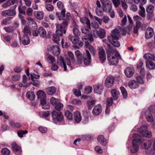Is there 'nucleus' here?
<instances>
[{
	"mask_svg": "<svg viewBox=\"0 0 155 155\" xmlns=\"http://www.w3.org/2000/svg\"><path fill=\"white\" fill-rule=\"evenodd\" d=\"M32 31V35L35 36H37L38 34L43 38H47L46 32L45 29L42 27H40L38 30L37 25L35 21L32 22L31 26L30 27Z\"/></svg>",
	"mask_w": 155,
	"mask_h": 155,
	"instance_id": "2",
	"label": "nucleus"
},
{
	"mask_svg": "<svg viewBox=\"0 0 155 155\" xmlns=\"http://www.w3.org/2000/svg\"><path fill=\"white\" fill-rule=\"evenodd\" d=\"M95 103V100H89L87 101V105L88 109L91 110L92 107H93Z\"/></svg>",
	"mask_w": 155,
	"mask_h": 155,
	"instance_id": "48",
	"label": "nucleus"
},
{
	"mask_svg": "<svg viewBox=\"0 0 155 155\" xmlns=\"http://www.w3.org/2000/svg\"><path fill=\"white\" fill-rule=\"evenodd\" d=\"M74 120L77 123L79 122L81 120V113L77 111L74 113Z\"/></svg>",
	"mask_w": 155,
	"mask_h": 155,
	"instance_id": "28",
	"label": "nucleus"
},
{
	"mask_svg": "<svg viewBox=\"0 0 155 155\" xmlns=\"http://www.w3.org/2000/svg\"><path fill=\"white\" fill-rule=\"evenodd\" d=\"M57 64L62 68L63 67L64 70L65 71L67 70L66 65L64 62V60L62 56H58V57Z\"/></svg>",
	"mask_w": 155,
	"mask_h": 155,
	"instance_id": "15",
	"label": "nucleus"
},
{
	"mask_svg": "<svg viewBox=\"0 0 155 155\" xmlns=\"http://www.w3.org/2000/svg\"><path fill=\"white\" fill-rule=\"evenodd\" d=\"M147 127L146 125H143L137 129V131L143 137L150 138L151 137V133L147 130Z\"/></svg>",
	"mask_w": 155,
	"mask_h": 155,
	"instance_id": "6",
	"label": "nucleus"
},
{
	"mask_svg": "<svg viewBox=\"0 0 155 155\" xmlns=\"http://www.w3.org/2000/svg\"><path fill=\"white\" fill-rule=\"evenodd\" d=\"M4 30L6 32L8 33H12L14 31V27L11 26L4 28Z\"/></svg>",
	"mask_w": 155,
	"mask_h": 155,
	"instance_id": "42",
	"label": "nucleus"
},
{
	"mask_svg": "<svg viewBox=\"0 0 155 155\" xmlns=\"http://www.w3.org/2000/svg\"><path fill=\"white\" fill-rule=\"evenodd\" d=\"M1 152L3 155H9L10 153V151L6 148L2 149Z\"/></svg>",
	"mask_w": 155,
	"mask_h": 155,
	"instance_id": "49",
	"label": "nucleus"
},
{
	"mask_svg": "<svg viewBox=\"0 0 155 155\" xmlns=\"http://www.w3.org/2000/svg\"><path fill=\"white\" fill-rule=\"evenodd\" d=\"M152 143L150 141H148L144 143L142 146V148L144 149H148L151 146Z\"/></svg>",
	"mask_w": 155,
	"mask_h": 155,
	"instance_id": "40",
	"label": "nucleus"
},
{
	"mask_svg": "<svg viewBox=\"0 0 155 155\" xmlns=\"http://www.w3.org/2000/svg\"><path fill=\"white\" fill-rule=\"evenodd\" d=\"M75 54L77 58V64L79 65L81 64L83 62L82 54L79 51L77 50L75 52Z\"/></svg>",
	"mask_w": 155,
	"mask_h": 155,
	"instance_id": "17",
	"label": "nucleus"
},
{
	"mask_svg": "<svg viewBox=\"0 0 155 155\" xmlns=\"http://www.w3.org/2000/svg\"><path fill=\"white\" fill-rule=\"evenodd\" d=\"M16 12L15 10L9 9L2 11L1 13L2 16L6 17L10 16H14L15 15Z\"/></svg>",
	"mask_w": 155,
	"mask_h": 155,
	"instance_id": "13",
	"label": "nucleus"
},
{
	"mask_svg": "<svg viewBox=\"0 0 155 155\" xmlns=\"http://www.w3.org/2000/svg\"><path fill=\"white\" fill-rule=\"evenodd\" d=\"M46 91L48 94L52 95L55 93L56 88L54 86H52L46 88Z\"/></svg>",
	"mask_w": 155,
	"mask_h": 155,
	"instance_id": "27",
	"label": "nucleus"
},
{
	"mask_svg": "<svg viewBox=\"0 0 155 155\" xmlns=\"http://www.w3.org/2000/svg\"><path fill=\"white\" fill-rule=\"evenodd\" d=\"M92 91V87L91 86H89L85 88L84 93L86 94H88L91 92Z\"/></svg>",
	"mask_w": 155,
	"mask_h": 155,
	"instance_id": "56",
	"label": "nucleus"
},
{
	"mask_svg": "<svg viewBox=\"0 0 155 155\" xmlns=\"http://www.w3.org/2000/svg\"><path fill=\"white\" fill-rule=\"evenodd\" d=\"M31 76L32 81H33L34 79H38L40 77V75H36L35 74H31Z\"/></svg>",
	"mask_w": 155,
	"mask_h": 155,
	"instance_id": "63",
	"label": "nucleus"
},
{
	"mask_svg": "<svg viewBox=\"0 0 155 155\" xmlns=\"http://www.w3.org/2000/svg\"><path fill=\"white\" fill-rule=\"evenodd\" d=\"M52 53L54 56H57L60 53V49L58 45H55L51 48Z\"/></svg>",
	"mask_w": 155,
	"mask_h": 155,
	"instance_id": "22",
	"label": "nucleus"
},
{
	"mask_svg": "<svg viewBox=\"0 0 155 155\" xmlns=\"http://www.w3.org/2000/svg\"><path fill=\"white\" fill-rule=\"evenodd\" d=\"M65 10L64 9L61 11V15H62L61 20H63V24L64 26H68L71 18V16L70 14L68 12L65 15Z\"/></svg>",
	"mask_w": 155,
	"mask_h": 155,
	"instance_id": "7",
	"label": "nucleus"
},
{
	"mask_svg": "<svg viewBox=\"0 0 155 155\" xmlns=\"http://www.w3.org/2000/svg\"><path fill=\"white\" fill-rule=\"evenodd\" d=\"M120 38V31L118 30L115 29L112 31L111 35L108 37L110 42L114 47H119L120 43L118 40Z\"/></svg>",
	"mask_w": 155,
	"mask_h": 155,
	"instance_id": "1",
	"label": "nucleus"
},
{
	"mask_svg": "<svg viewBox=\"0 0 155 155\" xmlns=\"http://www.w3.org/2000/svg\"><path fill=\"white\" fill-rule=\"evenodd\" d=\"M73 31L74 34L75 36H77L80 35V32L78 28H73Z\"/></svg>",
	"mask_w": 155,
	"mask_h": 155,
	"instance_id": "58",
	"label": "nucleus"
},
{
	"mask_svg": "<svg viewBox=\"0 0 155 155\" xmlns=\"http://www.w3.org/2000/svg\"><path fill=\"white\" fill-rule=\"evenodd\" d=\"M154 10V7L152 5H150L146 8V12L149 14H152Z\"/></svg>",
	"mask_w": 155,
	"mask_h": 155,
	"instance_id": "44",
	"label": "nucleus"
},
{
	"mask_svg": "<svg viewBox=\"0 0 155 155\" xmlns=\"http://www.w3.org/2000/svg\"><path fill=\"white\" fill-rule=\"evenodd\" d=\"M153 35V30L151 28L149 27L148 28L145 32V38L147 39H149L151 38Z\"/></svg>",
	"mask_w": 155,
	"mask_h": 155,
	"instance_id": "16",
	"label": "nucleus"
},
{
	"mask_svg": "<svg viewBox=\"0 0 155 155\" xmlns=\"http://www.w3.org/2000/svg\"><path fill=\"white\" fill-rule=\"evenodd\" d=\"M98 35L99 37L101 38H104L105 36V30L103 29H101L98 31Z\"/></svg>",
	"mask_w": 155,
	"mask_h": 155,
	"instance_id": "41",
	"label": "nucleus"
},
{
	"mask_svg": "<svg viewBox=\"0 0 155 155\" xmlns=\"http://www.w3.org/2000/svg\"><path fill=\"white\" fill-rule=\"evenodd\" d=\"M140 10L139 11V15L143 18L145 17V11L144 8L142 5L140 6Z\"/></svg>",
	"mask_w": 155,
	"mask_h": 155,
	"instance_id": "38",
	"label": "nucleus"
},
{
	"mask_svg": "<svg viewBox=\"0 0 155 155\" xmlns=\"http://www.w3.org/2000/svg\"><path fill=\"white\" fill-rule=\"evenodd\" d=\"M64 116L69 120H71L72 119V114L70 111L69 110H67L65 112Z\"/></svg>",
	"mask_w": 155,
	"mask_h": 155,
	"instance_id": "43",
	"label": "nucleus"
},
{
	"mask_svg": "<svg viewBox=\"0 0 155 155\" xmlns=\"http://www.w3.org/2000/svg\"><path fill=\"white\" fill-rule=\"evenodd\" d=\"M34 14L35 17L39 20H41L43 18L44 13L43 11H35Z\"/></svg>",
	"mask_w": 155,
	"mask_h": 155,
	"instance_id": "25",
	"label": "nucleus"
},
{
	"mask_svg": "<svg viewBox=\"0 0 155 155\" xmlns=\"http://www.w3.org/2000/svg\"><path fill=\"white\" fill-rule=\"evenodd\" d=\"M53 41L57 43L58 41H59L60 40V36L56 34H54L53 35Z\"/></svg>",
	"mask_w": 155,
	"mask_h": 155,
	"instance_id": "55",
	"label": "nucleus"
},
{
	"mask_svg": "<svg viewBox=\"0 0 155 155\" xmlns=\"http://www.w3.org/2000/svg\"><path fill=\"white\" fill-rule=\"evenodd\" d=\"M68 38L74 44H77L79 41V38L77 36H73L70 35L68 37Z\"/></svg>",
	"mask_w": 155,
	"mask_h": 155,
	"instance_id": "26",
	"label": "nucleus"
},
{
	"mask_svg": "<svg viewBox=\"0 0 155 155\" xmlns=\"http://www.w3.org/2000/svg\"><path fill=\"white\" fill-rule=\"evenodd\" d=\"M111 94L114 100H117L118 98L119 94V91L116 89H113L111 91Z\"/></svg>",
	"mask_w": 155,
	"mask_h": 155,
	"instance_id": "36",
	"label": "nucleus"
},
{
	"mask_svg": "<svg viewBox=\"0 0 155 155\" xmlns=\"http://www.w3.org/2000/svg\"><path fill=\"white\" fill-rule=\"evenodd\" d=\"M139 84L135 80H131L128 82V86L131 89H136L139 86Z\"/></svg>",
	"mask_w": 155,
	"mask_h": 155,
	"instance_id": "21",
	"label": "nucleus"
},
{
	"mask_svg": "<svg viewBox=\"0 0 155 155\" xmlns=\"http://www.w3.org/2000/svg\"><path fill=\"white\" fill-rule=\"evenodd\" d=\"M90 51L92 55H95L96 54V51L94 48L92 46H90L89 47L87 48Z\"/></svg>",
	"mask_w": 155,
	"mask_h": 155,
	"instance_id": "61",
	"label": "nucleus"
},
{
	"mask_svg": "<svg viewBox=\"0 0 155 155\" xmlns=\"http://www.w3.org/2000/svg\"><path fill=\"white\" fill-rule=\"evenodd\" d=\"M26 96L28 99L30 100H33L35 98V95L34 92L32 91H29L26 94Z\"/></svg>",
	"mask_w": 155,
	"mask_h": 155,
	"instance_id": "32",
	"label": "nucleus"
},
{
	"mask_svg": "<svg viewBox=\"0 0 155 155\" xmlns=\"http://www.w3.org/2000/svg\"><path fill=\"white\" fill-rule=\"evenodd\" d=\"M102 111L101 105L98 104L95 106L92 110V113L94 115L96 116L99 115Z\"/></svg>",
	"mask_w": 155,
	"mask_h": 155,
	"instance_id": "19",
	"label": "nucleus"
},
{
	"mask_svg": "<svg viewBox=\"0 0 155 155\" xmlns=\"http://www.w3.org/2000/svg\"><path fill=\"white\" fill-rule=\"evenodd\" d=\"M23 32L24 33V35H28H28L31 34L30 31L27 26L24 27Z\"/></svg>",
	"mask_w": 155,
	"mask_h": 155,
	"instance_id": "51",
	"label": "nucleus"
},
{
	"mask_svg": "<svg viewBox=\"0 0 155 155\" xmlns=\"http://www.w3.org/2000/svg\"><path fill=\"white\" fill-rule=\"evenodd\" d=\"M50 101L51 104L54 106L59 102L60 100L58 99H56L54 97H52L50 98Z\"/></svg>",
	"mask_w": 155,
	"mask_h": 155,
	"instance_id": "45",
	"label": "nucleus"
},
{
	"mask_svg": "<svg viewBox=\"0 0 155 155\" xmlns=\"http://www.w3.org/2000/svg\"><path fill=\"white\" fill-rule=\"evenodd\" d=\"M37 96L38 99H42L46 97V95L43 91L39 90L37 92Z\"/></svg>",
	"mask_w": 155,
	"mask_h": 155,
	"instance_id": "34",
	"label": "nucleus"
},
{
	"mask_svg": "<svg viewBox=\"0 0 155 155\" xmlns=\"http://www.w3.org/2000/svg\"><path fill=\"white\" fill-rule=\"evenodd\" d=\"M98 51L99 60L101 63H103L105 62L106 59L105 51L102 48H99Z\"/></svg>",
	"mask_w": 155,
	"mask_h": 155,
	"instance_id": "10",
	"label": "nucleus"
},
{
	"mask_svg": "<svg viewBox=\"0 0 155 155\" xmlns=\"http://www.w3.org/2000/svg\"><path fill=\"white\" fill-rule=\"evenodd\" d=\"M9 123L11 127L14 128H18L21 126V124L19 122L15 123L13 121H10Z\"/></svg>",
	"mask_w": 155,
	"mask_h": 155,
	"instance_id": "37",
	"label": "nucleus"
},
{
	"mask_svg": "<svg viewBox=\"0 0 155 155\" xmlns=\"http://www.w3.org/2000/svg\"><path fill=\"white\" fill-rule=\"evenodd\" d=\"M27 77L25 75H24L22 77V82H20L19 84L20 87H28L30 84L28 83L27 82Z\"/></svg>",
	"mask_w": 155,
	"mask_h": 155,
	"instance_id": "20",
	"label": "nucleus"
},
{
	"mask_svg": "<svg viewBox=\"0 0 155 155\" xmlns=\"http://www.w3.org/2000/svg\"><path fill=\"white\" fill-rule=\"evenodd\" d=\"M30 41V39L28 35H24L21 40L22 43L25 45L28 44Z\"/></svg>",
	"mask_w": 155,
	"mask_h": 155,
	"instance_id": "31",
	"label": "nucleus"
},
{
	"mask_svg": "<svg viewBox=\"0 0 155 155\" xmlns=\"http://www.w3.org/2000/svg\"><path fill=\"white\" fill-rule=\"evenodd\" d=\"M12 18L11 17L3 19L2 22V25H7L10 23V19Z\"/></svg>",
	"mask_w": 155,
	"mask_h": 155,
	"instance_id": "50",
	"label": "nucleus"
},
{
	"mask_svg": "<svg viewBox=\"0 0 155 155\" xmlns=\"http://www.w3.org/2000/svg\"><path fill=\"white\" fill-rule=\"evenodd\" d=\"M27 133L28 131L26 130L25 131L21 130L18 132V135L19 137H22L23 134H25Z\"/></svg>",
	"mask_w": 155,
	"mask_h": 155,
	"instance_id": "60",
	"label": "nucleus"
},
{
	"mask_svg": "<svg viewBox=\"0 0 155 155\" xmlns=\"http://www.w3.org/2000/svg\"><path fill=\"white\" fill-rule=\"evenodd\" d=\"M109 49L110 53L113 51L115 53L114 55H111V54H109L107 55V58L109 63L110 65H117L118 63L119 58H121L120 54L116 51H113L112 48L109 47Z\"/></svg>",
	"mask_w": 155,
	"mask_h": 155,
	"instance_id": "3",
	"label": "nucleus"
},
{
	"mask_svg": "<svg viewBox=\"0 0 155 155\" xmlns=\"http://www.w3.org/2000/svg\"><path fill=\"white\" fill-rule=\"evenodd\" d=\"M97 140L99 143L103 146H105L107 144V141L103 135H100L97 138Z\"/></svg>",
	"mask_w": 155,
	"mask_h": 155,
	"instance_id": "30",
	"label": "nucleus"
},
{
	"mask_svg": "<svg viewBox=\"0 0 155 155\" xmlns=\"http://www.w3.org/2000/svg\"><path fill=\"white\" fill-rule=\"evenodd\" d=\"M135 70L133 67H127L124 71V72L126 77L127 78L132 77L134 73Z\"/></svg>",
	"mask_w": 155,
	"mask_h": 155,
	"instance_id": "12",
	"label": "nucleus"
},
{
	"mask_svg": "<svg viewBox=\"0 0 155 155\" xmlns=\"http://www.w3.org/2000/svg\"><path fill=\"white\" fill-rule=\"evenodd\" d=\"M154 107V105L150 106L148 108L145 113L146 118L148 122H152L154 119L152 115V110Z\"/></svg>",
	"mask_w": 155,
	"mask_h": 155,
	"instance_id": "8",
	"label": "nucleus"
},
{
	"mask_svg": "<svg viewBox=\"0 0 155 155\" xmlns=\"http://www.w3.org/2000/svg\"><path fill=\"white\" fill-rule=\"evenodd\" d=\"M90 28H89L88 26V27H83L82 29V32L89 37L90 34Z\"/></svg>",
	"mask_w": 155,
	"mask_h": 155,
	"instance_id": "39",
	"label": "nucleus"
},
{
	"mask_svg": "<svg viewBox=\"0 0 155 155\" xmlns=\"http://www.w3.org/2000/svg\"><path fill=\"white\" fill-rule=\"evenodd\" d=\"M120 89L122 94L123 97L125 99L127 96V91L123 87H121Z\"/></svg>",
	"mask_w": 155,
	"mask_h": 155,
	"instance_id": "46",
	"label": "nucleus"
},
{
	"mask_svg": "<svg viewBox=\"0 0 155 155\" xmlns=\"http://www.w3.org/2000/svg\"><path fill=\"white\" fill-rule=\"evenodd\" d=\"M94 91L95 93L98 94H101L103 91V86L102 84L95 85L94 87Z\"/></svg>",
	"mask_w": 155,
	"mask_h": 155,
	"instance_id": "23",
	"label": "nucleus"
},
{
	"mask_svg": "<svg viewBox=\"0 0 155 155\" xmlns=\"http://www.w3.org/2000/svg\"><path fill=\"white\" fill-rule=\"evenodd\" d=\"M143 58L146 61H152L155 59V55L151 53L147 52L143 56Z\"/></svg>",
	"mask_w": 155,
	"mask_h": 155,
	"instance_id": "18",
	"label": "nucleus"
},
{
	"mask_svg": "<svg viewBox=\"0 0 155 155\" xmlns=\"http://www.w3.org/2000/svg\"><path fill=\"white\" fill-rule=\"evenodd\" d=\"M89 37H94V38H97L99 37L98 31L95 30L94 31L93 34L91 33Z\"/></svg>",
	"mask_w": 155,
	"mask_h": 155,
	"instance_id": "54",
	"label": "nucleus"
},
{
	"mask_svg": "<svg viewBox=\"0 0 155 155\" xmlns=\"http://www.w3.org/2000/svg\"><path fill=\"white\" fill-rule=\"evenodd\" d=\"M2 37L4 40L6 41H10L12 38V37L10 35H2Z\"/></svg>",
	"mask_w": 155,
	"mask_h": 155,
	"instance_id": "57",
	"label": "nucleus"
},
{
	"mask_svg": "<svg viewBox=\"0 0 155 155\" xmlns=\"http://www.w3.org/2000/svg\"><path fill=\"white\" fill-rule=\"evenodd\" d=\"M114 79L113 76H109L107 77L105 81V85L106 87H112L114 83Z\"/></svg>",
	"mask_w": 155,
	"mask_h": 155,
	"instance_id": "14",
	"label": "nucleus"
},
{
	"mask_svg": "<svg viewBox=\"0 0 155 155\" xmlns=\"http://www.w3.org/2000/svg\"><path fill=\"white\" fill-rule=\"evenodd\" d=\"M12 145L13 150L15 152H18L19 154L21 153V149L16 143H13Z\"/></svg>",
	"mask_w": 155,
	"mask_h": 155,
	"instance_id": "24",
	"label": "nucleus"
},
{
	"mask_svg": "<svg viewBox=\"0 0 155 155\" xmlns=\"http://www.w3.org/2000/svg\"><path fill=\"white\" fill-rule=\"evenodd\" d=\"M45 8L48 11H51L54 8L53 6L51 4H48L45 5Z\"/></svg>",
	"mask_w": 155,
	"mask_h": 155,
	"instance_id": "64",
	"label": "nucleus"
},
{
	"mask_svg": "<svg viewBox=\"0 0 155 155\" xmlns=\"http://www.w3.org/2000/svg\"><path fill=\"white\" fill-rule=\"evenodd\" d=\"M68 55L72 61L74 62V56L73 54L71 51H69L68 53Z\"/></svg>",
	"mask_w": 155,
	"mask_h": 155,
	"instance_id": "62",
	"label": "nucleus"
},
{
	"mask_svg": "<svg viewBox=\"0 0 155 155\" xmlns=\"http://www.w3.org/2000/svg\"><path fill=\"white\" fill-rule=\"evenodd\" d=\"M113 4L116 8L118 7L120 4V0H111Z\"/></svg>",
	"mask_w": 155,
	"mask_h": 155,
	"instance_id": "59",
	"label": "nucleus"
},
{
	"mask_svg": "<svg viewBox=\"0 0 155 155\" xmlns=\"http://www.w3.org/2000/svg\"><path fill=\"white\" fill-rule=\"evenodd\" d=\"M84 63L85 65H88L91 62V56L89 52L87 50H86L83 55Z\"/></svg>",
	"mask_w": 155,
	"mask_h": 155,
	"instance_id": "11",
	"label": "nucleus"
},
{
	"mask_svg": "<svg viewBox=\"0 0 155 155\" xmlns=\"http://www.w3.org/2000/svg\"><path fill=\"white\" fill-rule=\"evenodd\" d=\"M72 104L76 105H81L82 102L79 99H73L71 102Z\"/></svg>",
	"mask_w": 155,
	"mask_h": 155,
	"instance_id": "53",
	"label": "nucleus"
},
{
	"mask_svg": "<svg viewBox=\"0 0 155 155\" xmlns=\"http://www.w3.org/2000/svg\"><path fill=\"white\" fill-rule=\"evenodd\" d=\"M81 22L84 24H86L89 28L91 25L90 22L89 20L86 17L81 18L80 19Z\"/></svg>",
	"mask_w": 155,
	"mask_h": 155,
	"instance_id": "33",
	"label": "nucleus"
},
{
	"mask_svg": "<svg viewBox=\"0 0 155 155\" xmlns=\"http://www.w3.org/2000/svg\"><path fill=\"white\" fill-rule=\"evenodd\" d=\"M51 116L53 121L55 123L58 122H62L64 119L63 115L60 111L54 110L51 113Z\"/></svg>",
	"mask_w": 155,
	"mask_h": 155,
	"instance_id": "5",
	"label": "nucleus"
},
{
	"mask_svg": "<svg viewBox=\"0 0 155 155\" xmlns=\"http://www.w3.org/2000/svg\"><path fill=\"white\" fill-rule=\"evenodd\" d=\"M134 139L132 141L133 147L130 150V152L132 153H135L137 152L139 149V146L137 143H141L144 140L141 136L137 134H134L133 135Z\"/></svg>",
	"mask_w": 155,
	"mask_h": 155,
	"instance_id": "4",
	"label": "nucleus"
},
{
	"mask_svg": "<svg viewBox=\"0 0 155 155\" xmlns=\"http://www.w3.org/2000/svg\"><path fill=\"white\" fill-rule=\"evenodd\" d=\"M146 66L148 69L153 70L155 68V65L152 61H146Z\"/></svg>",
	"mask_w": 155,
	"mask_h": 155,
	"instance_id": "29",
	"label": "nucleus"
},
{
	"mask_svg": "<svg viewBox=\"0 0 155 155\" xmlns=\"http://www.w3.org/2000/svg\"><path fill=\"white\" fill-rule=\"evenodd\" d=\"M103 6V10L106 12H110L111 11L112 5L111 3H109V1L108 0H100Z\"/></svg>",
	"mask_w": 155,
	"mask_h": 155,
	"instance_id": "9",
	"label": "nucleus"
},
{
	"mask_svg": "<svg viewBox=\"0 0 155 155\" xmlns=\"http://www.w3.org/2000/svg\"><path fill=\"white\" fill-rule=\"evenodd\" d=\"M67 26H64L63 23L62 24H58L56 25V28L58 30L63 31V33L65 34L66 31L65 28Z\"/></svg>",
	"mask_w": 155,
	"mask_h": 155,
	"instance_id": "35",
	"label": "nucleus"
},
{
	"mask_svg": "<svg viewBox=\"0 0 155 155\" xmlns=\"http://www.w3.org/2000/svg\"><path fill=\"white\" fill-rule=\"evenodd\" d=\"M55 110H61L63 107V104L60 102H58L56 105L54 106Z\"/></svg>",
	"mask_w": 155,
	"mask_h": 155,
	"instance_id": "47",
	"label": "nucleus"
},
{
	"mask_svg": "<svg viewBox=\"0 0 155 155\" xmlns=\"http://www.w3.org/2000/svg\"><path fill=\"white\" fill-rule=\"evenodd\" d=\"M47 59L49 63L51 64L53 63L55 61L54 58L51 55H49L48 56Z\"/></svg>",
	"mask_w": 155,
	"mask_h": 155,
	"instance_id": "52",
	"label": "nucleus"
}]
</instances>
